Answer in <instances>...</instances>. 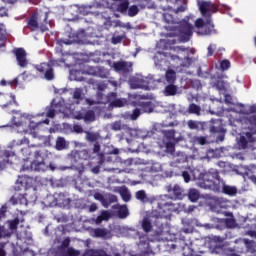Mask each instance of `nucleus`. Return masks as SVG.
Returning <instances> with one entry per match:
<instances>
[{
  "mask_svg": "<svg viewBox=\"0 0 256 256\" xmlns=\"http://www.w3.org/2000/svg\"><path fill=\"white\" fill-rule=\"evenodd\" d=\"M182 177L185 183H189V181H191V175L187 171L182 172Z\"/></svg>",
  "mask_w": 256,
  "mask_h": 256,
  "instance_id": "6e6d98bb",
  "label": "nucleus"
},
{
  "mask_svg": "<svg viewBox=\"0 0 256 256\" xmlns=\"http://www.w3.org/2000/svg\"><path fill=\"white\" fill-rule=\"evenodd\" d=\"M197 2L199 5V11L205 20H203V18L196 19L195 27L197 29H204L201 35H211V33H213V29H215V24H213L211 17H213L214 13L219 11V6L211 1L197 0Z\"/></svg>",
  "mask_w": 256,
  "mask_h": 256,
  "instance_id": "f257e3e1",
  "label": "nucleus"
},
{
  "mask_svg": "<svg viewBox=\"0 0 256 256\" xmlns=\"http://www.w3.org/2000/svg\"><path fill=\"white\" fill-rule=\"evenodd\" d=\"M138 14H139V7H137V5H132L128 8L129 17H135Z\"/></svg>",
  "mask_w": 256,
  "mask_h": 256,
  "instance_id": "e433bc0d",
  "label": "nucleus"
},
{
  "mask_svg": "<svg viewBox=\"0 0 256 256\" xmlns=\"http://www.w3.org/2000/svg\"><path fill=\"white\" fill-rule=\"evenodd\" d=\"M10 87H17L19 85V78H14L8 81Z\"/></svg>",
  "mask_w": 256,
  "mask_h": 256,
  "instance_id": "603ef678",
  "label": "nucleus"
},
{
  "mask_svg": "<svg viewBox=\"0 0 256 256\" xmlns=\"http://www.w3.org/2000/svg\"><path fill=\"white\" fill-rule=\"evenodd\" d=\"M100 171H101V167L100 166H94L92 168V173H94V175H99Z\"/></svg>",
  "mask_w": 256,
  "mask_h": 256,
  "instance_id": "680f3d73",
  "label": "nucleus"
},
{
  "mask_svg": "<svg viewBox=\"0 0 256 256\" xmlns=\"http://www.w3.org/2000/svg\"><path fill=\"white\" fill-rule=\"evenodd\" d=\"M172 207H173V204L159 202L158 203L159 216L163 219L169 218L173 213Z\"/></svg>",
  "mask_w": 256,
  "mask_h": 256,
  "instance_id": "2eb2a0df",
  "label": "nucleus"
},
{
  "mask_svg": "<svg viewBox=\"0 0 256 256\" xmlns=\"http://www.w3.org/2000/svg\"><path fill=\"white\" fill-rule=\"evenodd\" d=\"M94 237L105 239L107 235H109V232L105 228H96L93 230Z\"/></svg>",
  "mask_w": 256,
  "mask_h": 256,
  "instance_id": "a878e982",
  "label": "nucleus"
},
{
  "mask_svg": "<svg viewBox=\"0 0 256 256\" xmlns=\"http://www.w3.org/2000/svg\"><path fill=\"white\" fill-rule=\"evenodd\" d=\"M94 199H96V201H100L101 203H105V196L99 192L94 194Z\"/></svg>",
  "mask_w": 256,
  "mask_h": 256,
  "instance_id": "09e8293b",
  "label": "nucleus"
},
{
  "mask_svg": "<svg viewBox=\"0 0 256 256\" xmlns=\"http://www.w3.org/2000/svg\"><path fill=\"white\" fill-rule=\"evenodd\" d=\"M73 99L79 103L80 101H83V89L81 88H75L73 93Z\"/></svg>",
  "mask_w": 256,
  "mask_h": 256,
  "instance_id": "473e14b6",
  "label": "nucleus"
},
{
  "mask_svg": "<svg viewBox=\"0 0 256 256\" xmlns=\"http://www.w3.org/2000/svg\"><path fill=\"white\" fill-rule=\"evenodd\" d=\"M163 135L168 139V141H173L175 139V130H164Z\"/></svg>",
  "mask_w": 256,
  "mask_h": 256,
  "instance_id": "f704fd0d",
  "label": "nucleus"
},
{
  "mask_svg": "<svg viewBox=\"0 0 256 256\" xmlns=\"http://www.w3.org/2000/svg\"><path fill=\"white\" fill-rule=\"evenodd\" d=\"M89 157V151L87 150H72L67 157L70 166H67L66 169H72V171H77L79 175H83L85 173V164L81 160L84 159L87 161Z\"/></svg>",
  "mask_w": 256,
  "mask_h": 256,
  "instance_id": "7ed1b4c3",
  "label": "nucleus"
},
{
  "mask_svg": "<svg viewBox=\"0 0 256 256\" xmlns=\"http://www.w3.org/2000/svg\"><path fill=\"white\" fill-rule=\"evenodd\" d=\"M12 53L16 57L17 65L22 69L27 68V65H29V60H27V51H25L24 48H14Z\"/></svg>",
  "mask_w": 256,
  "mask_h": 256,
  "instance_id": "1a4fd4ad",
  "label": "nucleus"
},
{
  "mask_svg": "<svg viewBox=\"0 0 256 256\" xmlns=\"http://www.w3.org/2000/svg\"><path fill=\"white\" fill-rule=\"evenodd\" d=\"M210 133H221V129L216 126H210Z\"/></svg>",
  "mask_w": 256,
  "mask_h": 256,
  "instance_id": "e2e57ef3",
  "label": "nucleus"
},
{
  "mask_svg": "<svg viewBox=\"0 0 256 256\" xmlns=\"http://www.w3.org/2000/svg\"><path fill=\"white\" fill-rule=\"evenodd\" d=\"M165 79L168 84H175V81H177V73L175 72V70L170 69L166 71Z\"/></svg>",
  "mask_w": 256,
  "mask_h": 256,
  "instance_id": "412c9836",
  "label": "nucleus"
},
{
  "mask_svg": "<svg viewBox=\"0 0 256 256\" xmlns=\"http://www.w3.org/2000/svg\"><path fill=\"white\" fill-rule=\"evenodd\" d=\"M229 67H231V62L229 60L225 59L220 62V68L222 71H227Z\"/></svg>",
  "mask_w": 256,
  "mask_h": 256,
  "instance_id": "79ce46f5",
  "label": "nucleus"
},
{
  "mask_svg": "<svg viewBox=\"0 0 256 256\" xmlns=\"http://www.w3.org/2000/svg\"><path fill=\"white\" fill-rule=\"evenodd\" d=\"M179 91V86L175 84H168L164 88V95L166 97H175L177 95V92Z\"/></svg>",
  "mask_w": 256,
  "mask_h": 256,
  "instance_id": "a211bd4d",
  "label": "nucleus"
},
{
  "mask_svg": "<svg viewBox=\"0 0 256 256\" xmlns=\"http://www.w3.org/2000/svg\"><path fill=\"white\" fill-rule=\"evenodd\" d=\"M56 149L57 151H63V149H67V141L63 137H58L56 140Z\"/></svg>",
  "mask_w": 256,
  "mask_h": 256,
  "instance_id": "c85d7f7f",
  "label": "nucleus"
},
{
  "mask_svg": "<svg viewBox=\"0 0 256 256\" xmlns=\"http://www.w3.org/2000/svg\"><path fill=\"white\" fill-rule=\"evenodd\" d=\"M128 9H129V2L127 1L120 3L117 7V11H119V13H127Z\"/></svg>",
  "mask_w": 256,
  "mask_h": 256,
  "instance_id": "c9c22d12",
  "label": "nucleus"
},
{
  "mask_svg": "<svg viewBox=\"0 0 256 256\" xmlns=\"http://www.w3.org/2000/svg\"><path fill=\"white\" fill-rule=\"evenodd\" d=\"M123 105H125V102L121 99H115L111 102L112 107H123Z\"/></svg>",
  "mask_w": 256,
  "mask_h": 256,
  "instance_id": "49530a36",
  "label": "nucleus"
},
{
  "mask_svg": "<svg viewBox=\"0 0 256 256\" xmlns=\"http://www.w3.org/2000/svg\"><path fill=\"white\" fill-rule=\"evenodd\" d=\"M247 235H249L250 237H254L256 239V231L255 230L248 231Z\"/></svg>",
  "mask_w": 256,
  "mask_h": 256,
  "instance_id": "774afa93",
  "label": "nucleus"
},
{
  "mask_svg": "<svg viewBox=\"0 0 256 256\" xmlns=\"http://www.w3.org/2000/svg\"><path fill=\"white\" fill-rule=\"evenodd\" d=\"M245 123H249V125H255L256 126V115L246 116L245 117Z\"/></svg>",
  "mask_w": 256,
  "mask_h": 256,
  "instance_id": "c03bdc74",
  "label": "nucleus"
},
{
  "mask_svg": "<svg viewBox=\"0 0 256 256\" xmlns=\"http://www.w3.org/2000/svg\"><path fill=\"white\" fill-rule=\"evenodd\" d=\"M86 139L93 143L94 141H97V135L88 132L86 135Z\"/></svg>",
  "mask_w": 256,
  "mask_h": 256,
  "instance_id": "864d4df0",
  "label": "nucleus"
},
{
  "mask_svg": "<svg viewBox=\"0 0 256 256\" xmlns=\"http://www.w3.org/2000/svg\"><path fill=\"white\" fill-rule=\"evenodd\" d=\"M121 41H123V36H113L111 38V43L113 45H117V44L121 43Z\"/></svg>",
  "mask_w": 256,
  "mask_h": 256,
  "instance_id": "de8ad7c7",
  "label": "nucleus"
},
{
  "mask_svg": "<svg viewBox=\"0 0 256 256\" xmlns=\"http://www.w3.org/2000/svg\"><path fill=\"white\" fill-rule=\"evenodd\" d=\"M99 151H101V144H99V142H95L93 153H99Z\"/></svg>",
  "mask_w": 256,
  "mask_h": 256,
  "instance_id": "13d9d810",
  "label": "nucleus"
},
{
  "mask_svg": "<svg viewBox=\"0 0 256 256\" xmlns=\"http://www.w3.org/2000/svg\"><path fill=\"white\" fill-rule=\"evenodd\" d=\"M163 19H164V22L167 23L168 25H177V19H175L173 15L169 12H165L163 14Z\"/></svg>",
  "mask_w": 256,
  "mask_h": 256,
  "instance_id": "bb28decb",
  "label": "nucleus"
},
{
  "mask_svg": "<svg viewBox=\"0 0 256 256\" xmlns=\"http://www.w3.org/2000/svg\"><path fill=\"white\" fill-rule=\"evenodd\" d=\"M224 101L227 105H233V97L230 94H225Z\"/></svg>",
  "mask_w": 256,
  "mask_h": 256,
  "instance_id": "3c124183",
  "label": "nucleus"
},
{
  "mask_svg": "<svg viewBox=\"0 0 256 256\" xmlns=\"http://www.w3.org/2000/svg\"><path fill=\"white\" fill-rule=\"evenodd\" d=\"M85 114H83L82 112H78L77 115L75 116V119H77L78 121H81V119L84 120Z\"/></svg>",
  "mask_w": 256,
  "mask_h": 256,
  "instance_id": "69168bd1",
  "label": "nucleus"
},
{
  "mask_svg": "<svg viewBox=\"0 0 256 256\" xmlns=\"http://www.w3.org/2000/svg\"><path fill=\"white\" fill-rule=\"evenodd\" d=\"M69 245H71V239L70 238H65L61 242V245L58 246V251L60 253H65V251H67L68 249H71V247H69Z\"/></svg>",
  "mask_w": 256,
  "mask_h": 256,
  "instance_id": "393cba45",
  "label": "nucleus"
},
{
  "mask_svg": "<svg viewBox=\"0 0 256 256\" xmlns=\"http://www.w3.org/2000/svg\"><path fill=\"white\" fill-rule=\"evenodd\" d=\"M37 180L31 176L22 175L19 176L16 180V184L14 186L15 191H27V189H31L34 187Z\"/></svg>",
  "mask_w": 256,
  "mask_h": 256,
  "instance_id": "423d86ee",
  "label": "nucleus"
},
{
  "mask_svg": "<svg viewBox=\"0 0 256 256\" xmlns=\"http://www.w3.org/2000/svg\"><path fill=\"white\" fill-rule=\"evenodd\" d=\"M21 151H22V154L24 155V157L31 156V149L29 147L22 148Z\"/></svg>",
  "mask_w": 256,
  "mask_h": 256,
  "instance_id": "4d7b16f0",
  "label": "nucleus"
},
{
  "mask_svg": "<svg viewBox=\"0 0 256 256\" xmlns=\"http://www.w3.org/2000/svg\"><path fill=\"white\" fill-rule=\"evenodd\" d=\"M89 211H90L91 213L97 211V204L92 203V204L90 205V207H89Z\"/></svg>",
  "mask_w": 256,
  "mask_h": 256,
  "instance_id": "338daca9",
  "label": "nucleus"
},
{
  "mask_svg": "<svg viewBox=\"0 0 256 256\" xmlns=\"http://www.w3.org/2000/svg\"><path fill=\"white\" fill-rule=\"evenodd\" d=\"M166 149H168L169 151H175V144L173 142H167Z\"/></svg>",
  "mask_w": 256,
  "mask_h": 256,
  "instance_id": "bf43d9fd",
  "label": "nucleus"
},
{
  "mask_svg": "<svg viewBox=\"0 0 256 256\" xmlns=\"http://www.w3.org/2000/svg\"><path fill=\"white\" fill-rule=\"evenodd\" d=\"M118 216L120 219H126V217H129V208H127V205H122L119 207Z\"/></svg>",
  "mask_w": 256,
  "mask_h": 256,
  "instance_id": "7c9ffc66",
  "label": "nucleus"
},
{
  "mask_svg": "<svg viewBox=\"0 0 256 256\" xmlns=\"http://www.w3.org/2000/svg\"><path fill=\"white\" fill-rule=\"evenodd\" d=\"M219 223H224L227 229H235L237 227V221L235 218L220 219Z\"/></svg>",
  "mask_w": 256,
  "mask_h": 256,
  "instance_id": "4be33fe9",
  "label": "nucleus"
},
{
  "mask_svg": "<svg viewBox=\"0 0 256 256\" xmlns=\"http://www.w3.org/2000/svg\"><path fill=\"white\" fill-rule=\"evenodd\" d=\"M84 121H86V122H93V121H95V111L87 110L84 113Z\"/></svg>",
  "mask_w": 256,
  "mask_h": 256,
  "instance_id": "72a5a7b5",
  "label": "nucleus"
},
{
  "mask_svg": "<svg viewBox=\"0 0 256 256\" xmlns=\"http://www.w3.org/2000/svg\"><path fill=\"white\" fill-rule=\"evenodd\" d=\"M57 113H65V106H60L59 103H51L50 106L46 107V117L48 119H55Z\"/></svg>",
  "mask_w": 256,
  "mask_h": 256,
  "instance_id": "ddd939ff",
  "label": "nucleus"
},
{
  "mask_svg": "<svg viewBox=\"0 0 256 256\" xmlns=\"http://www.w3.org/2000/svg\"><path fill=\"white\" fill-rule=\"evenodd\" d=\"M135 197L141 203H149V197H147V193L145 190H139L135 193Z\"/></svg>",
  "mask_w": 256,
  "mask_h": 256,
  "instance_id": "b1692460",
  "label": "nucleus"
},
{
  "mask_svg": "<svg viewBox=\"0 0 256 256\" xmlns=\"http://www.w3.org/2000/svg\"><path fill=\"white\" fill-rule=\"evenodd\" d=\"M189 129L192 131H205L207 130V122H200L195 120H189L187 122Z\"/></svg>",
  "mask_w": 256,
  "mask_h": 256,
  "instance_id": "dca6fc26",
  "label": "nucleus"
},
{
  "mask_svg": "<svg viewBox=\"0 0 256 256\" xmlns=\"http://www.w3.org/2000/svg\"><path fill=\"white\" fill-rule=\"evenodd\" d=\"M100 217H102L103 221H109V219H111V213H109L107 210H103L100 214Z\"/></svg>",
  "mask_w": 256,
  "mask_h": 256,
  "instance_id": "a18cd8bd",
  "label": "nucleus"
},
{
  "mask_svg": "<svg viewBox=\"0 0 256 256\" xmlns=\"http://www.w3.org/2000/svg\"><path fill=\"white\" fill-rule=\"evenodd\" d=\"M84 73H86V75H93L94 77H101L102 79L107 77V74H105V68L99 66H86Z\"/></svg>",
  "mask_w": 256,
  "mask_h": 256,
  "instance_id": "4468645a",
  "label": "nucleus"
},
{
  "mask_svg": "<svg viewBox=\"0 0 256 256\" xmlns=\"http://www.w3.org/2000/svg\"><path fill=\"white\" fill-rule=\"evenodd\" d=\"M123 201H125V203H129V201H131V192H129V190L125 189L122 190L120 193Z\"/></svg>",
  "mask_w": 256,
  "mask_h": 256,
  "instance_id": "58836bf2",
  "label": "nucleus"
},
{
  "mask_svg": "<svg viewBox=\"0 0 256 256\" xmlns=\"http://www.w3.org/2000/svg\"><path fill=\"white\" fill-rule=\"evenodd\" d=\"M215 53V45L213 44H210L208 46V53H207V56L208 57H213V54Z\"/></svg>",
  "mask_w": 256,
  "mask_h": 256,
  "instance_id": "5fc2aeb1",
  "label": "nucleus"
},
{
  "mask_svg": "<svg viewBox=\"0 0 256 256\" xmlns=\"http://www.w3.org/2000/svg\"><path fill=\"white\" fill-rule=\"evenodd\" d=\"M47 155V150L41 148L35 152V159L31 162L30 167L23 165L21 171H47L49 166L45 163L43 156Z\"/></svg>",
  "mask_w": 256,
  "mask_h": 256,
  "instance_id": "39448f33",
  "label": "nucleus"
},
{
  "mask_svg": "<svg viewBox=\"0 0 256 256\" xmlns=\"http://www.w3.org/2000/svg\"><path fill=\"white\" fill-rule=\"evenodd\" d=\"M113 67L115 71H124V72L129 71V69L127 68L128 67L127 62H123V61L114 62Z\"/></svg>",
  "mask_w": 256,
  "mask_h": 256,
  "instance_id": "c756f323",
  "label": "nucleus"
},
{
  "mask_svg": "<svg viewBox=\"0 0 256 256\" xmlns=\"http://www.w3.org/2000/svg\"><path fill=\"white\" fill-rule=\"evenodd\" d=\"M166 191L169 195H171L172 199H183V188L179 186V184H169L166 186Z\"/></svg>",
  "mask_w": 256,
  "mask_h": 256,
  "instance_id": "9b49d317",
  "label": "nucleus"
},
{
  "mask_svg": "<svg viewBox=\"0 0 256 256\" xmlns=\"http://www.w3.org/2000/svg\"><path fill=\"white\" fill-rule=\"evenodd\" d=\"M215 87L216 89H218V91H225V81L217 80L215 82Z\"/></svg>",
  "mask_w": 256,
  "mask_h": 256,
  "instance_id": "37998d69",
  "label": "nucleus"
},
{
  "mask_svg": "<svg viewBox=\"0 0 256 256\" xmlns=\"http://www.w3.org/2000/svg\"><path fill=\"white\" fill-rule=\"evenodd\" d=\"M112 129L114 131H121V129H123V126L121 125V121L114 122L112 125Z\"/></svg>",
  "mask_w": 256,
  "mask_h": 256,
  "instance_id": "8fccbe9b",
  "label": "nucleus"
},
{
  "mask_svg": "<svg viewBox=\"0 0 256 256\" xmlns=\"http://www.w3.org/2000/svg\"><path fill=\"white\" fill-rule=\"evenodd\" d=\"M73 129L76 133H83V127H81L80 125H75Z\"/></svg>",
  "mask_w": 256,
  "mask_h": 256,
  "instance_id": "0e129e2a",
  "label": "nucleus"
},
{
  "mask_svg": "<svg viewBox=\"0 0 256 256\" xmlns=\"http://www.w3.org/2000/svg\"><path fill=\"white\" fill-rule=\"evenodd\" d=\"M36 71L44 75L46 81H53L55 79V73L53 71V65L43 62L35 66Z\"/></svg>",
  "mask_w": 256,
  "mask_h": 256,
  "instance_id": "0eeeda50",
  "label": "nucleus"
},
{
  "mask_svg": "<svg viewBox=\"0 0 256 256\" xmlns=\"http://www.w3.org/2000/svg\"><path fill=\"white\" fill-rule=\"evenodd\" d=\"M201 195L199 194V190L195 189V188H191L188 192V199L192 202L195 203L197 201H199V197Z\"/></svg>",
  "mask_w": 256,
  "mask_h": 256,
  "instance_id": "5701e85b",
  "label": "nucleus"
},
{
  "mask_svg": "<svg viewBox=\"0 0 256 256\" xmlns=\"http://www.w3.org/2000/svg\"><path fill=\"white\" fill-rule=\"evenodd\" d=\"M141 225L144 233H151V230L153 229V224H151V220H149L148 218H144Z\"/></svg>",
  "mask_w": 256,
  "mask_h": 256,
  "instance_id": "cd10ccee",
  "label": "nucleus"
},
{
  "mask_svg": "<svg viewBox=\"0 0 256 256\" xmlns=\"http://www.w3.org/2000/svg\"><path fill=\"white\" fill-rule=\"evenodd\" d=\"M8 223H9V229L11 231H16L17 227L19 226V218L9 220Z\"/></svg>",
  "mask_w": 256,
  "mask_h": 256,
  "instance_id": "ea45409f",
  "label": "nucleus"
},
{
  "mask_svg": "<svg viewBox=\"0 0 256 256\" xmlns=\"http://www.w3.org/2000/svg\"><path fill=\"white\" fill-rule=\"evenodd\" d=\"M49 19V12H34L31 14L27 19V29H30V31H37L40 29L42 33H45V31H49V22L47 21Z\"/></svg>",
  "mask_w": 256,
  "mask_h": 256,
  "instance_id": "f03ea898",
  "label": "nucleus"
},
{
  "mask_svg": "<svg viewBox=\"0 0 256 256\" xmlns=\"http://www.w3.org/2000/svg\"><path fill=\"white\" fill-rule=\"evenodd\" d=\"M180 40L182 43H187L193 36V25L188 23L187 21L181 22L180 27Z\"/></svg>",
  "mask_w": 256,
  "mask_h": 256,
  "instance_id": "6e6552de",
  "label": "nucleus"
},
{
  "mask_svg": "<svg viewBox=\"0 0 256 256\" xmlns=\"http://www.w3.org/2000/svg\"><path fill=\"white\" fill-rule=\"evenodd\" d=\"M256 138L253 137V132H246L244 135L240 136L238 140L239 149H247L249 147V143H255Z\"/></svg>",
  "mask_w": 256,
  "mask_h": 256,
  "instance_id": "f8f14e48",
  "label": "nucleus"
},
{
  "mask_svg": "<svg viewBox=\"0 0 256 256\" xmlns=\"http://www.w3.org/2000/svg\"><path fill=\"white\" fill-rule=\"evenodd\" d=\"M55 205L59 207H65V205H69V198L63 192L54 195Z\"/></svg>",
  "mask_w": 256,
  "mask_h": 256,
  "instance_id": "f3484780",
  "label": "nucleus"
},
{
  "mask_svg": "<svg viewBox=\"0 0 256 256\" xmlns=\"http://www.w3.org/2000/svg\"><path fill=\"white\" fill-rule=\"evenodd\" d=\"M129 83L132 89H149V81H147V78H143L142 76L131 77Z\"/></svg>",
  "mask_w": 256,
  "mask_h": 256,
  "instance_id": "9d476101",
  "label": "nucleus"
},
{
  "mask_svg": "<svg viewBox=\"0 0 256 256\" xmlns=\"http://www.w3.org/2000/svg\"><path fill=\"white\" fill-rule=\"evenodd\" d=\"M80 252L75 250L73 247L68 248L65 252H63L62 256H79Z\"/></svg>",
  "mask_w": 256,
  "mask_h": 256,
  "instance_id": "4c0bfd02",
  "label": "nucleus"
},
{
  "mask_svg": "<svg viewBox=\"0 0 256 256\" xmlns=\"http://www.w3.org/2000/svg\"><path fill=\"white\" fill-rule=\"evenodd\" d=\"M141 115V110L139 108H135L132 112V114L130 115V119L132 121H137V119H139V116Z\"/></svg>",
  "mask_w": 256,
  "mask_h": 256,
  "instance_id": "a19ab883",
  "label": "nucleus"
},
{
  "mask_svg": "<svg viewBox=\"0 0 256 256\" xmlns=\"http://www.w3.org/2000/svg\"><path fill=\"white\" fill-rule=\"evenodd\" d=\"M221 183L223 185L222 192L224 193V195H229L230 197L237 195V187L226 185L223 180L221 181Z\"/></svg>",
  "mask_w": 256,
  "mask_h": 256,
  "instance_id": "6ab92c4d",
  "label": "nucleus"
},
{
  "mask_svg": "<svg viewBox=\"0 0 256 256\" xmlns=\"http://www.w3.org/2000/svg\"><path fill=\"white\" fill-rule=\"evenodd\" d=\"M6 213H7V206H2L0 208V217H5Z\"/></svg>",
  "mask_w": 256,
  "mask_h": 256,
  "instance_id": "052dcab7",
  "label": "nucleus"
},
{
  "mask_svg": "<svg viewBox=\"0 0 256 256\" xmlns=\"http://www.w3.org/2000/svg\"><path fill=\"white\" fill-rule=\"evenodd\" d=\"M140 109L143 111V113H153V102L147 101V102H140L139 103Z\"/></svg>",
  "mask_w": 256,
  "mask_h": 256,
  "instance_id": "aec40b11",
  "label": "nucleus"
},
{
  "mask_svg": "<svg viewBox=\"0 0 256 256\" xmlns=\"http://www.w3.org/2000/svg\"><path fill=\"white\" fill-rule=\"evenodd\" d=\"M223 180L219 175V170L210 168L207 172L202 174V178L199 180L198 185L201 189H219V185Z\"/></svg>",
  "mask_w": 256,
  "mask_h": 256,
  "instance_id": "20e7f679",
  "label": "nucleus"
},
{
  "mask_svg": "<svg viewBox=\"0 0 256 256\" xmlns=\"http://www.w3.org/2000/svg\"><path fill=\"white\" fill-rule=\"evenodd\" d=\"M188 112L192 115H201V107L195 103L189 105Z\"/></svg>",
  "mask_w": 256,
  "mask_h": 256,
  "instance_id": "2f4dec72",
  "label": "nucleus"
}]
</instances>
